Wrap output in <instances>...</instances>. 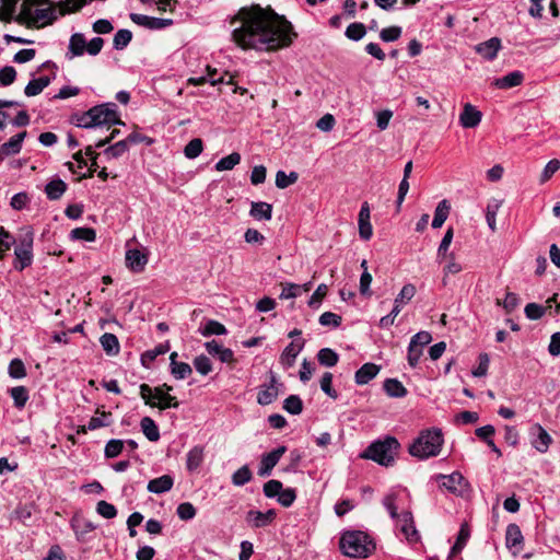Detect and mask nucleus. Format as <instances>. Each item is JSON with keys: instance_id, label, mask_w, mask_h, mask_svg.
Instances as JSON below:
<instances>
[{"instance_id": "13", "label": "nucleus", "mask_w": 560, "mask_h": 560, "mask_svg": "<svg viewBox=\"0 0 560 560\" xmlns=\"http://www.w3.org/2000/svg\"><path fill=\"white\" fill-rule=\"evenodd\" d=\"M287 452V447L281 445L273 451L264 454L260 459L258 475L260 477H268L271 475L272 469L279 463L282 455Z\"/></svg>"}, {"instance_id": "8", "label": "nucleus", "mask_w": 560, "mask_h": 560, "mask_svg": "<svg viewBox=\"0 0 560 560\" xmlns=\"http://www.w3.org/2000/svg\"><path fill=\"white\" fill-rule=\"evenodd\" d=\"M33 236L32 234H26L20 242L19 246L14 249L15 262L14 268L16 270H23L28 267L33 261Z\"/></svg>"}, {"instance_id": "28", "label": "nucleus", "mask_w": 560, "mask_h": 560, "mask_svg": "<svg viewBox=\"0 0 560 560\" xmlns=\"http://www.w3.org/2000/svg\"><path fill=\"white\" fill-rule=\"evenodd\" d=\"M96 412L100 413L101 416L100 417H92L90 419L88 425L81 427L78 430V433H86L88 430L94 431L96 429H100V428H103V427H108V425L112 424L113 419H112V413L110 412H106V411L100 412L98 409H97Z\"/></svg>"}, {"instance_id": "31", "label": "nucleus", "mask_w": 560, "mask_h": 560, "mask_svg": "<svg viewBox=\"0 0 560 560\" xmlns=\"http://www.w3.org/2000/svg\"><path fill=\"white\" fill-rule=\"evenodd\" d=\"M249 214L255 220L269 221L272 218V206L264 201L252 202Z\"/></svg>"}, {"instance_id": "30", "label": "nucleus", "mask_w": 560, "mask_h": 560, "mask_svg": "<svg viewBox=\"0 0 560 560\" xmlns=\"http://www.w3.org/2000/svg\"><path fill=\"white\" fill-rule=\"evenodd\" d=\"M380 372V366L374 363L363 364L354 375L358 385H365L373 380Z\"/></svg>"}, {"instance_id": "57", "label": "nucleus", "mask_w": 560, "mask_h": 560, "mask_svg": "<svg viewBox=\"0 0 560 560\" xmlns=\"http://www.w3.org/2000/svg\"><path fill=\"white\" fill-rule=\"evenodd\" d=\"M194 366L201 375H208L212 371L211 361L205 354L197 355L194 359Z\"/></svg>"}, {"instance_id": "21", "label": "nucleus", "mask_w": 560, "mask_h": 560, "mask_svg": "<svg viewBox=\"0 0 560 560\" xmlns=\"http://www.w3.org/2000/svg\"><path fill=\"white\" fill-rule=\"evenodd\" d=\"M27 132L22 131L11 137L7 142L0 145V161L10 155H15L21 152L22 143Z\"/></svg>"}, {"instance_id": "50", "label": "nucleus", "mask_w": 560, "mask_h": 560, "mask_svg": "<svg viewBox=\"0 0 560 560\" xmlns=\"http://www.w3.org/2000/svg\"><path fill=\"white\" fill-rule=\"evenodd\" d=\"M72 240L94 242L96 238V232L92 228H77L70 232Z\"/></svg>"}, {"instance_id": "26", "label": "nucleus", "mask_w": 560, "mask_h": 560, "mask_svg": "<svg viewBox=\"0 0 560 560\" xmlns=\"http://www.w3.org/2000/svg\"><path fill=\"white\" fill-rule=\"evenodd\" d=\"M174 486V479L171 475H163L149 481L147 489L151 493L162 494L170 491Z\"/></svg>"}, {"instance_id": "37", "label": "nucleus", "mask_w": 560, "mask_h": 560, "mask_svg": "<svg viewBox=\"0 0 560 560\" xmlns=\"http://www.w3.org/2000/svg\"><path fill=\"white\" fill-rule=\"evenodd\" d=\"M66 189H67V184L62 179L57 178V179L50 180L46 185L45 192H46L48 199L58 200L65 194Z\"/></svg>"}, {"instance_id": "33", "label": "nucleus", "mask_w": 560, "mask_h": 560, "mask_svg": "<svg viewBox=\"0 0 560 560\" xmlns=\"http://www.w3.org/2000/svg\"><path fill=\"white\" fill-rule=\"evenodd\" d=\"M51 82V78L48 75H43L37 79L31 80L25 89L24 94L28 97L36 96L43 92L45 88H47Z\"/></svg>"}, {"instance_id": "14", "label": "nucleus", "mask_w": 560, "mask_h": 560, "mask_svg": "<svg viewBox=\"0 0 560 560\" xmlns=\"http://www.w3.org/2000/svg\"><path fill=\"white\" fill-rule=\"evenodd\" d=\"M506 548L512 551L514 556L518 555L524 545V537L517 524H509L505 532Z\"/></svg>"}, {"instance_id": "1", "label": "nucleus", "mask_w": 560, "mask_h": 560, "mask_svg": "<svg viewBox=\"0 0 560 560\" xmlns=\"http://www.w3.org/2000/svg\"><path fill=\"white\" fill-rule=\"evenodd\" d=\"M230 24L232 39L242 49L277 50L290 46L296 37L289 21L260 5L241 8Z\"/></svg>"}, {"instance_id": "32", "label": "nucleus", "mask_w": 560, "mask_h": 560, "mask_svg": "<svg viewBox=\"0 0 560 560\" xmlns=\"http://www.w3.org/2000/svg\"><path fill=\"white\" fill-rule=\"evenodd\" d=\"M205 458V451L202 446H194L188 453L186 458V468L188 471H196L202 464Z\"/></svg>"}, {"instance_id": "17", "label": "nucleus", "mask_w": 560, "mask_h": 560, "mask_svg": "<svg viewBox=\"0 0 560 560\" xmlns=\"http://www.w3.org/2000/svg\"><path fill=\"white\" fill-rule=\"evenodd\" d=\"M276 518V511L268 510L267 512H260L256 510H249L246 514V522L253 528H262L270 525Z\"/></svg>"}, {"instance_id": "25", "label": "nucleus", "mask_w": 560, "mask_h": 560, "mask_svg": "<svg viewBox=\"0 0 560 560\" xmlns=\"http://www.w3.org/2000/svg\"><path fill=\"white\" fill-rule=\"evenodd\" d=\"M198 334L202 337L222 336L228 334L226 327L218 320L206 319L198 327Z\"/></svg>"}, {"instance_id": "22", "label": "nucleus", "mask_w": 560, "mask_h": 560, "mask_svg": "<svg viewBox=\"0 0 560 560\" xmlns=\"http://www.w3.org/2000/svg\"><path fill=\"white\" fill-rule=\"evenodd\" d=\"M481 118V112L470 103H466L459 115V122L464 128H475L480 124Z\"/></svg>"}, {"instance_id": "20", "label": "nucleus", "mask_w": 560, "mask_h": 560, "mask_svg": "<svg viewBox=\"0 0 560 560\" xmlns=\"http://www.w3.org/2000/svg\"><path fill=\"white\" fill-rule=\"evenodd\" d=\"M126 266L132 272H142L148 264V256L139 249H128L126 252Z\"/></svg>"}, {"instance_id": "35", "label": "nucleus", "mask_w": 560, "mask_h": 560, "mask_svg": "<svg viewBox=\"0 0 560 560\" xmlns=\"http://www.w3.org/2000/svg\"><path fill=\"white\" fill-rule=\"evenodd\" d=\"M384 390L389 397L402 398L407 395V389L397 378H387L384 382Z\"/></svg>"}, {"instance_id": "60", "label": "nucleus", "mask_w": 560, "mask_h": 560, "mask_svg": "<svg viewBox=\"0 0 560 560\" xmlns=\"http://www.w3.org/2000/svg\"><path fill=\"white\" fill-rule=\"evenodd\" d=\"M332 374L330 372H325L320 380V389L330 398L336 399L338 397V393L332 388Z\"/></svg>"}, {"instance_id": "46", "label": "nucleus", "mask_w": 560, "mask_h": 560, "mask_svg": "<svg viewBox=\"0 0 560 560\" xmlns=\"http://www.w3.org/2000/svg\"><path fill=\"white\" fill-rule=\"evenodd\" d=\"M501 207V201L498 199H491L486 209V220L491 231H495V217Z\"/></svg>"}, {"instance_id": "3", "label": "nucleus", "mask_w": 560, "mask_h": 560, "mask_svg": "<svg viewBox=\"0 0 560 560\" xmlns=\"http://www.w3.org/2000/svg\"><path fill=\"white\" fill-rule=\"evenodd\" d=\"M444 443L443 433L440 429L432 428L422 430L417 439L410 444L409 454L419 459L435 457L441 453Z\"/></svg>"}, {"instance_id": "64", "label": "nucleus", "mask_w": 560, "mask_h": 560, "mask_svg": "<svg viewBox=\"0 0 560 560\" xmlns=\"http://www.w3.org/2000/svg\"><path fill=\"white\" fill-rule=\"evenodd\" d=\"M559 168H560V161L557 160V159L550 160L546 164V166H545V168H544V171L541 173L540 183H546L547 180H549L552 177V175L557 171H559Z\"/></svg>"}, {"instance_id": "27", "label": "nucleus", "mask_w": 560, "mask_h": 560, "mask_svg": "<svg viewBox=\"0 0 560 560\" xmlns=\"http://www.w3.org/2000/svg\"><path fill=\"white\" fill-rule=\"evenodd\" d=\"M177 355H178L177 352H172L171 355H170V370H171V374L176 380H184V378L188 377L192 373V370H191V366L188 363H186V362H178L176 360Z\"/></svg>"}, {"instance_id": "53", "label": "nucleus", "mask_w": 560, "mask_h": 560, "mask_svg": "<svg viewBox=\"0 0 560 560\" xmlns=\"http://www.w3.org/2000/svg\"><path fill=\"white\" fill-rule=\"evenodd\" d=\"M202 150H203L202 140L200 138H195L186 144V147L184 149V153H185V156L188 159H196L197 156H199L201 154Z\"/></svg>"}, {"instance_id": "40", "label": "nucleus", "mask_w": 560, "mask_h": 560, "mask_svg": "<svg viewBox=\"0 0 560 560\" xmlns=\"http://www.w3.org/2000/svg\"><path fill=\"white\" fill-rule=\"evenodd\" d=\"M416 292H417V290H416L415 284H412V283L405 284L394 300V307H398L401 310V305L409 303L412 300V298L415 296Z\"/></svg>"}, {"instance_id": "42", "label": "nucleus", "mask_w": 560, "mask_h": 560, "mask_svg": "<svg viewBox=\"0 0 560 560\" xmlns=\"http://www.w3.org/2000/svg\"><path fill=\"white\" fill-rule=\"evenodd\" d=\"M240 162H241V154L237 152H233V153L229 154L228 156L220 159L215 163L214 167L218 172L231 171L237 164H240Z\"/></svg>"}, {"instance_id": "4", "label": "nucleus", "mask_w": 560, "mask_h": 560, "mask_svg": "<svg viewBox=\"0 0 560 560\" xmlns=\"http://www.w3.org/2000/svg\"><path fill=\"white\" fill-rule=\"evenodd\" d=\"M339 547L342 553L350 558H366L375 549V544L362 530H350L342 534Z\"/></svg>"}, {"instance_id": "39", "label": "nucleus", "mask_w": 560, "mask_h": 560, "mask_svg": "<svg viewBox=\"0 0 560 560\" xmlns=\"http://www.w3.org/2000/svg\"><path fill=\"white\" fill-rule=\"evenodd\" d=\"M141 430L145 438L151 442H156L160 439V431L153 419L144 417L140 422Z\"/></svg>"}, {"instance_id": "24", "label": "nucleus", "mask_w": 560, "mask_h": 560, "mask_svg": "<svg viewBox=\"0 0 560 560\" xmlns=\"http://www.w3.org/2000/svg\"><path fill=\"white\" fill-rule=\"evenodd\" d=\"M279 395L277 387V380L275 375H271L270 384L262 385L257 395V402L261 406H267L273 402Z\"/></svg>"}, {"instance_id": "29", "label": "nucleus", "mask_w": 560, "mask_h": 560, "mask_svg": "<svg viewBox=\"0 0 560 560\" xmlns=\"http://www.w3.org/2000/svg\"><path fill=\"white\" fill-rule=\"evenodd\" d=\"M524 80L523 72L516 70L508 73L502 78H498L494 80L493 85L498 89L508 90L514 86H518L522 84Z\"/></svg>"}, {"instance_id": "58", "label": "nucleus", "mask_w": 560, "mask_h": 560, "mask_svg": "<svg viewBox=\"0 0 560 560\" xmlns=\"http://www.w3.org/2000/svg\"><path fill=\"white\" fill-rule=\"evenodd\" d=\"M13 244H15V237L3 228H0V259L3 258Z\"/></svg>"}, {"instance_id": "19", "label": "nucleus", "mask_w": 560, "mask_h": 560, "mask_svg": "<svg viewBox=\"0 0 560 560\" xmlns=\"http://www.w3.org/2000/svg\"><path fill=\"white\" fill-rule=\"evenodd\" d=\"M304 345H305L304 340L292 341L291 343H289L284 348V350L282 351V353L280 355V359H279L280 364L284 369L292 368L295 363V360H296L299 353L303 350Z\"/></svg>"}, {"instance_id": "9", "label": "nucleus", "mask_w": 560, "mask_h": 560, "mask_svg": "<svg viewBox=\"0 0 560 560\" xmlns=\"http://www.w3.org/2000/svg\"><path fill=\"white\" fill-rule=\"evenodd\" d=\"M436 479L439 480L441 488H444L456 495H463L468 486L463 475L457 471H454L451 475H438Z\"/></svg>"}, {"instance_id": "48", "label": "nucleus", "mask_w": 560, "mask_h": 560, "mask_svg": "<svg viewBox=\"0 0 560 560\" xmlns=\"http://www.w3.org/2000/svg\"><path fill=\"white\" fill-rule=\"evenodd\" d=\"M129 150V143L127 139L120 140L116 142L115 144L108 147L105 149L104 154L108 159H117L125 154Z\"/></svg>"}, {"instance_id": "18", "label": "nucleus", "mask_w": 560, "mask_h": 560, "mask_svg": "<svg viewBox=\"0 0 560 560\" xmlns=\"http://www.w3.org/2000/svg\"><path fill=\"white\" fill-rule=\"evenodd\" d=\"M501 47V39L499 37H491L490 39L476 45L475 51L483 59L492 61L497 58Z\"/></svg>"}, {"instance_id": "47", "label": "nucleus", "mask_w": 560, "mask_h": 560, "mask_svg": "<svg viewBox=\"0 0 560 560\" xmlns=\"http://www.w3.org/2000/svg\"><path fill=\"white\" fill-rule=\"evenodd\" d=\"M253 478V474L247 465L242 466L232 475V483L237 487H242L249 482Z\"/></svg>"}, {"instance_id": "54", "label": "nucleus", "mask_w": 560, "mask_h": 560, "mask_svg": "<svg viewBox=\"0 0 560 560\" xmlns=\"http://www.w3.org/2000/svg\"><path fill=\"white\" fill-rule=\"evenodd\" d=\"M125 442L121 440H109L104 450V455L106 458H114L117 457L124 448Z\"/></svg>"}, {"instance_id": "44", "label": "nucleus", "mask_w": 560, "mask_h": 560, "mask_svg": "<svg viewBox=\"0 0 560 560\" xmlns=\"http://www.w3.org/2000/svg\"><path fill=\"white\" fill-rule=\"evenodd\" d=\"M86 40L81 33H75L71 36L69 42V51L71 57L81 56L85 51Z\"/></svg>"}, {"instance_id": "51", "label": "nucleus", "mask_w": 560, "mask_h": 560, "mask_svg": "<svg viewBox=\"0 0 560 560\" xmlns=\"http://www.w3.org/2000/svg\"><path fill=\"white\" fill-rule=\"evenodd\" d=\"M298 173L291 172L287 174L284 171H278L276 174V186L284 189L298 180Z\"/></svg>"}, {"instance_id": "61", "label": "nucleus", "mask_w": 560, "mask_h": 560, "mask_svg": "<svg viewBox=\"0 0 560 560\" xmlns=\"http://www.w3.org/2000/svg\"><path fill=\"white\" fill-rule=\"evenodd\" d=\"M177 516L183 521H189L195 517L197 511L190 502H183L176 509Z\"/></svg>"}, {"instance_id": "52", "label": "nucleus", "mask_w": 560, "mask_h": 560, "mask_svg": "<svg viewBox=\"0 0 560 560\" xmlns=\"http://www.w3.org/2000/svg\"><path fill=\"white\" fill-rule=\"evenodd\" d=\"M131 38L132 33L129 30H119L114 36L113 46L115 49L121 50L128 46Z\"/></svg>"}, {"instance_id": "5", "label": "nucleus", "mask_w": 560, "mask_h": 560, "mask_svg": "<svg viewBox=\"0 0 560 560\" xmlns=\"http://www.w3.org/2000/svg\"><path fill=\"white\" fill-rule=\"evenodd\" d=\"M398 448L399 442L397 439L394 436H386L384 440H377L371 443L361 454V457L388 467L394 464Z\"/></svg>"}, {"instance_id": "45", "label": "nucleus", "mask_w": 560, "mask_h": 560, "mask_svg": "<svg viewBox=\"0 0 560 560\" xmlns=\"http://www.w3.org/2000/svg\"><path fill=\"white\" fill-rule=\"evenodd\" d=\"M10 395L18 409L24 408L28 400V390L25 386H15L10 389Z\"/></svg>"}, {"instance_id": "6", "label": "nucleus", "mask_w": 560, "mask_h": 560, "mask_svg": "<svg viewBox=\"0 0 560 560\" xmlns=\"http://www.w3.org/2000/svg\"><path fill=\"white\" fill-rule=\"evenodd\" d=\"M92 119H94L96 127L121 125L115 103H105L96 105L91 108Z\"/></svg>"}, {"instance_id": "38", "label": "nucleus", "mask_w": 560, "mask_h": 560, "mask_svg": "<svg viewBox=\"0 0 560 560\" xmlns=\"http://www.w3.org/2000/svg\"><path fill=\"white\" fill-rule=\"evenodd\" d=\"M451 206L446 199L440 201L434 211V218L432 221V228L439 229L446 221L450 213Z\"/></svg>"}, {"instance_id": "23", "label": "nucleus", "mask_w": 560, "mask_h": 560, "mask_svg": "<svg viewBox=\"0 0 560 560\" xmlns=\"http://www.w3.org/2000/svg\"><path fill=\"white\" fill-rule=\"evenodd\" d=\"M71 527L75 533L77 539L80 541L85 540V536L96 528L90 520L80 514L73 515L71 518Z\"/></svg>"}, {"instance_id": "11", "label": "nucleus", "mask_w": 560, "mask_h": 560, "mask_svg": "<svg viewBox=\"0 0 560 560\" xmlns=\"http://www.w3.org/2000/svg\"><path fill=\"white\" fill-rule=\"evenodd\" d=\"M530 444L539 453L545 454L548 452L552 438L550 434L539 424H534L529 430Z\"/></svg>"}, {"instance_id": "62", "label": "nucleus", "mask_w": 560, "mask_h": 560, "mask_svg": "<svg viewBox=\"0 0 560 560\" xmlns=\"http://www.w3.org/2000/svg\"><path fill=\"white\" fill-rule=\"evenodd\" d=\"M16 78V71L12 66H5L0 69V86L11 85Z\"/></svg>"}, {"instance_id": "7", "label": "nucleus", "mask_w": 560, "mask_h": 560, "mask_svg": "<svg viewBox=\"0 0 560 560\" xmlns=\"http://www.w3.org/2000/svg\"><path fill=\"white\" fill-rule=\"evenodd\" d=\"M394 521L396 527L409 544L413 545L420 541V534L415 526L413 516L409 510H402Z\"/></svg>"}, {"instance_id": "12", "label": "nucleus", "mask_w": 560, "mask_h": 560, "mask_svg": "<svg viewBox=\"0 0 560 560\" xmlns=\"http://www.w3.org/2000/svg\"><path fill=\"white\" fill-rule=\"evenodd\" d=\"M405 497H407L405 490H392L383 498V506L386 509L392 520L399 516L400 513H398V510H405Z\"/></svg>"}, {"instance_id": "2", "label": "nucleus", "mask_w": 560, "mask_h": 560, "mask_svg": "<svg viewBox=\"0 0 560 560\" xmlns=\"http://www.w3.org/2000/svg\"><path fill=\"white\" fill-rule=\"evenodd\" d=\"M86 0H23L20 13H8L7 8H0V20L27 26L44 27L52 24L58 16L77 11L86 4Z\"/></svg>"}, {"instance_id": "49", "label": "nucleus", "mask_w": 560, "mask_h": 560, "mask_svg": "<svg viewBox=\"0 0 560 560\" xmlns=\"http://www.w3.org/2000/svg\"><path fill=\"white\" fill-rule=\"evenodd\" d=\"M283 409L291 415H300L303 410V401L298 395H290L283 401Z\"/></svg>"}, {"instance_id": "59", "label": "nucleus", "mask_w": 560, "mask_h": 560, "mask_svg": "<svg viewBox=\"0 0 560 560\" xmlns=\"http://www.w3.org/2000/svg\"><path fill=\"white\" fill-rule=\"evenodd\" d=\"M498 305H501L506 313H512L520 304L518 295L514 292H508L503 302L497 301Z\"/></svg>"}, {"instance_id": "41", "label": "nucleus", "mask_w": 560, "mask_h": 560, "mask_svg": "<svg viewBox=\"0 0 560 560\" xmlns=\"http://www.w3.org/2000/svg\"><path fill=\"white\" fill-rule=\"evenodd\" d=\"M469 537H470L469 526L467 523H463L459 528L457 539H456L454 546L452 547L451 555L459 553L466 546Z\"/></svg>"}, {"instance_id": "34", "label": "nucleus", "mask_w": 560, "mask_h": 560, "mask_svg": "<svg viewBox=\"0 0 560 560\" xmlns=\"http://www.w3.org/2000/svg\"><path fill=\"white\" fill-rule=\"evenodd\" d=\"M171 346L168 341L155 346L153 349L147 350L141 354V363L143 366L149 368L151 363L162 354L168 352Z\"/></svg>"}, {"instance_id": "15", "label": "nucleus", "mask_w": 560, "mask_h": 560, "mask_svg": "<svg viewBox=\"0 0 560 560\" xmlns=\"http://www.w3.org/2000/svg\"><path fill=\"white\" fill-rule=\"evenodd\" d=\"M130 20L137 25L143 26L148 30H162L173 24L171 19L153 18L139 13H131Z\"/></svg>"}, {"instance_id": "56", "label": "nucleus", "mask_w": 560, "mask_h": 560, "mask_svg": "<svg viewBox=\"0 0 560 560\" xmlns=\"http://www.w3.org/2000/svg\"><path fill=\"white\" fill-rule=\"evenodd\" d=\"M9 375L12 378L20 380L26 376V369L22 360L13 359L9 364Z\"/></svg>"}, {"instance_id": "16", "label": "nucleus", "mask_w": 560, "mask_h": 560, "mask_svg": "<svg viewBox=\"0 0 560 560\" xmlns=\"http://www.w3.org/2000/svg\"><path fill=\"white\" fill-rule=\"evenodd\" d=\"M205 348L210 355L217 358L222 363L233 364L236 362L234 352L230 348H224L217 340L205 342Z\"/></svg>"}, {"instance_id": "63", "label": "nucleus", "mask_w": 560, "mask_h": 560, "mask_svg": "<svg viewBox=\"0 0 560 560\" xmlns=\"http://www.w3.org/2000/svg\"><path fill=\"white\" fill-rule=\"evenodd\" d=\"M401 35V27L389 26L381 31L380 37L383 42L389 43L397 40Z\"/></svg>"}, {"instance_id": "43", "label": "nucleus", "mask_w": 560, "mask_h": 560, "mask_svg": "<svg viewBox=\"0 0 560 560\" xmlns=\"http://www.w3.org/2000/svg\"><path fill=\"white\" fill-rule=\"evenodd\" d=\"M318 362L327 368H332L338 363L339 355L330 348H323L317 353Z\"/></svg>"}, {"instance_id": "55", "label": "nucleus", "mask_w": 560, "mask_h": 560, "mask_svg": "<svg viewBox=\"0 0 560 560\" xmlns=\"http://www.w3.org/2000/svg\"><path fill=\"white\" fill-rule=\"evenodd\" d=\"M366 33L365 26L362 23H351L346 30V36L351 40H360Z\"/></svg>"}, {"instance_id": "10", "label": "nucleus", "mask_w": 560, "mask_h": 560, "mask_svg": "<svg viewBox=\"0 0 560 560\" xmlns=\"http://www.w3.org/2000/svg\"><path fill=\"white\" fill-rule=\"evenodd\" d=\"M140 396L147 405L151 407H158L162 410L178 407V401L176 400V397L170 394L161 396V398L158 399V402H153L152 388L148 384L140 385Z\"/></svg>"}, {"instance_id": "36", "label": "nucleus", "mask_w": 560, "mask_h": 560, "mask_svg": "<svg viewBox=\"0 0 560 560\" xmlns=\"http://www.w3.org/2000/svg\"><path fill=\"white\" fill-rule=\"evenodd\" d=\"M101 346L103 350L108 355H117L120 350L118 338L110 332H105L100 338Z\"/></svg>"}]
</instances>
